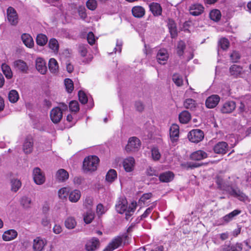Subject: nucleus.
<instances>
[{
    "instance_id": "nucleus-33",
    "label": "nucleus",
    "mask_w": 251,
    "mask_h": 251,
    "mask_svg": "<svg viewBox=\"0 0 251 251\" xmlns=\"http://www.w3.org/2000/svg\"><path fill=\"white\" fill-rule=\"evenodd\" d=\"M2 71L7 79H10L13 76V73L10 67L6 63H2L1 66Z\"/></svg>"
},
{
    "instance_id": "nucleus-26",
    "label": "nucleus",
    "mask_w": 251,
    "mask_h": 251,
    "mask_svg": "<svg viewBox=\"0 0 251 251\" xmlns=\"http://www.w3.org/2000/svg\"><path fill=\"white\" fill-rule=\"evenodd\" d=\"M207 157V153L201 150L196 151L193 152L190 155V157L192 160L197 161L206 158Z\"/></svg>"
},
{
    "instance_id": "nucleus-7",
    "label": "nucleus",
    "mask_w": 251,
    "mask_h": 251,
    "mask_svg": "<svg viewBox=\"0 0 251 251\" xmlns=\"http://www.w3.org/2000/svg\"><path fill=\"white\" fill-rule=\"evenodd\" d=\"M34 182L37 185L43 184L45 182V176L39 168H35L33 171Z\"/></svg>"
},
{
    "instance_id": "nucleus-39",
    "label": "nucleus",
    "mask_w": 251,
    "mask_h": 251,
    "mask_svg": "<svg viewBox=\"0 0 251 251\" xmlns=\"http://www.w3.org/2000/svg\"><path fill=\"white\" fill-rule=\"evenodd\" d=\"M36 40L38 45L44 46L48 42V38L45 34H39L37 36Z\"/></svg>"
},
{
    "instance_id": "nucleus-57",
    "label": "nucleus",
    "mask_w": 251,
    "mask_h": 251,
    "mask_svg": "<svg viewBox=\"0 0 251 251\" xmlns=\"http://www.w3.org/2000/svg\"><path fill=\"white\" fill-rule=\"evenodd\" d=\"M95 37L94 34L92 32L88 33L87 35V41L90 45H93L95 42Z\"/></svg>"
},
{
    "instance_id": "nucleus-6",
    "label": "nucleus",
    "mask_w": 251,
    "mask_h": 251,
    "mask_svg": "<svg viewBox=\"0 0 251 251\" xmlns=\"http://www.w3.org/2000/svg\"><path fill=\"white\" fill-rule=\"evenodd\" d=\"M123 241V237L121 236L115 237L108 244L104 251H113L122 245Z\"/></svg>"
},
{
    "instance_id": "nucleus-35",
    "label": "nucleus",
    "mask_w": 251,
    "mask_h": 251,
    "mask_svg": "<svg viewBox=\"0 0 251 251\" xmlns=\"http://www.w3.org/2000/svg\"><path fill=\"white\" fill-rule=\"evenodd\" d=\"M49 68L52 73H56L59 69L58 64L54 58H50L49 61Z\"/></svg>"
},
{
    "instance_id": "nucleus-27",
    "label": "nucleus",
    "mask_w": 251,
    "mask_h": 251,
    "mask_svg": "<svg viewBox=\"0 0 251 251\" xmlns=\"http://www.w3.org/2000/svg\"><path fill=\"white\" fill-rule=\"evenodd\" d=\"M81 196V193L79 190H74L69 192V200L72 202H76L80 199Z\"/></svg>"
},
{
    "instance_id": "nucleus-61",
    "label": "nucleus",
    "mask_w": 251,
    "mask_h": 251,
    "mask_svg": "<svg viewBox=\"0 0 251 251\" xmlns=\"http://www.w3.org/2000/svg\"><path fill=\"white\" fill-rule=\"evenodd\" d=\"M122 42L121 40H117V43H116V47L115 48V52H119L120 53L122 50Z\"/></svg>"
},
{
    "instance_id": "nucleus-38",
    "label": "nucleus",
    "mask_w": 251,
    "mask_h": 251,
    "mask_svg": "<svg viewBox=\"0 0 251 251\" xmlns=\"http://www.w3.org/2000/svg\"><path fill=\"white\" fill-rule=\"evenodd\" d=\"M191 119L190 114L186 111H182L179 115V120L182 124L187 123Z\"/></svg>"
},
{
    "instance_id": "nucleus-48",
    "label": "nucleus",
    "mask_w": 251,
    "mask_h": 251,
    "mask_svg": "<svg viewBox=\"0 0 251 251\" xmlns=\"http://www.w3.org/2000/svg\"><path fill=\"white\" fill-rule=\"evenodd\" d=\"M70 110L72 112H77L79 110L78 102L76 100H72L69 103Z\"/></svg>"
},
{
    "instance_id": "nucleus-1",
    "label": "nucleus",
    "mask_w": 251,
    "mask_h": 251,
    "mask_svg": "<svg viewBox=\"0 0 251 251\" xmlns=\"http://www.w3.org/2000/svg\"><path fill=\"white\" fill-rule=\"evenodd\" d=\"M137 204L132 202L128 206L126 199H120L116 205V211L120 214L125 213L126 218L128 220L134 213Z\"/></svg>"
},
{
    "instance_id": "nucleus-56",
    "label": "nucleus",
    "mask_w": 251,
    "mask_h": 251,
    "mask_svg": "<svg viewBox=\"0 0 251 251\" xmlns=\"http://www.w3.org/2000/svg\"><path fill=\"white\" fill-rule=\"evenodd\" d=\"M78 12L80 18L85 19L87 17L85 8L83 6H80L78 9Z\"/></svg>"
},
{
    "instance_id": "nucleus-24",
    "label": "nucleus",
    "mask_w": 251,
    "mask_h": 251,
    "mask_svg": "<svg viewBox=\"0 0 251 251\" xmlns=\"http://www.w3.org/2000/svg\"><path fill=\"white\" fill-rule=\"evenodd\" d=\"M99 245V240L96 238H93L88 241L85 245V248L88 251H93L98 248Z\"/></svg>"
},
{
    "instance_id": "nucleus-21",
    "label": "nucleus",
    "mask_w": 251,
    "mask_h": 251,
    "mask_svg": "<svg viewBox=\"0 0 251 251\" xmlns=\"http://www.w3.org/2000/svg\"><path fill=\"white\" fill-rule=\"evenodd\" d=\"M18 235L17 232L14 229L5 231L2 234V239L5 241H9L15 239Z\"/></svg>"
},
{
    "instance_id": "nucleus-44",
    "label": "nucleus",
    "mask_w": 251,
    "mask_h": 251,
    "mask_svg": "<svg viewBox=\"0 0 251 251\" xmlns=\"http://www.w3.org/2000/svg\"><path fill=\"white\" fill-rule=\"evenodd\" d=\"M11 190L14 192H17L21 187V181L17 179H13L11 181Z\"/></svg>"
},
{
    "instance_id": "nucleus-49",
    "label": "nucleus",
    "mask_w": 251,
    "mask_h": 251,
    "mask_svg": "<svg viewBox=\"0 0 251 251\" xmlns=\"http://www.w3.org/2000/svg\"><path fill=\"white\" fill-rule=\"evenodd\" d=\"M173 80L177 86H180L183 84V79L182 77L177 74H175L173 75Z\"/></svg>"
},
{
    "instance_id": "nucleus-47",
    "label": "nucleus",
    "mask_w": 251,
    "mask_h": 251,
    "mask_svg": "<svg viewBox=\"0 0 251 251\" xmlns=\"http://www.w3.org/2000/svg\"><path fill=\"white\" fill-rule=\"evenodd\" d=\"M185 49V44L182 41H180L177 43L176 50L177 53L179 56H182L184 52V50Z\"/></svg>"
},
{
    "instance_id": "nucleus-55",
    "label": "nucleus",
    "mask_w": 251,
    "mask_h": 251,
    "mask_svg": "<svg viewBox=\"0 0 251 251\" xmlns=\"http://www.w3.org/2000/svg\"><path fill=\"white\" fill-rule=\"evenodd\" d=\"M230 57L233 62H237L240 58V54L238 51H233L230 54Z\"/></svg>"
},
{
    "instance_id": "nucleus-43",
    "label": "nucleus",
    "mask_w": 251,
    "mask_h": 251,
    "mask_svg": "<svg viewBox=\"0 0 251 251\" xmlns=\"http://www.w3.org/2000/svg\"><path fill=\"white\" fill-rule=\"evenodd\" d=\"M242 247L241 244H236L235 245L231 246H226L222 251H241Z\"/></svg>"
},
{
    "instance_id": "nucleus-28",
    "label": "nucleus",
    "mask_w": 251,
    "mask_h": 251,
    "mask_svg": "<svg viewBox=\"0 0 251 251\" xmlns=\"http://www.w3.org/2000/svg\"><path fill=\"white\" fill-rule=\"evenodd\" d=\"M174 174L170 171L166 172L159 175V178L161 182H169L174 178Z\"/></svg>"
},
{
    "instance_id": "nucleus-51",
    "label": "nucleus",
    "mask_w": 251,
    "mask_h": 251,
    "mask_svg": "<svg viewBox=\"0 0 251 251\" xmlns=\"http://www.w3.org/2000/svg\"><path fill=\"white\" fill-rule=\"evenodd\" d=\"M219 45L221 47V49L225 50L228 48L229 43L227 39L223 38L219 41Z\"/></svg>"
},
{
    "instance_id": "nucleus-29",
    "label": "nucleus",
    "mask_w": 251,
    "mask_h": 251,
    "mask_svg": "<svg viewBox=\"0 0 251 251\" xmlns=\"http://www.w3.org/2000/svg\"><path fill=\"white\" fill-rule=\"evenodd\" d=\"M150 8L154 16H160L162 13V8L158 3L152 2L151 3Z\"/></svg>"
},
{
    "instance_id": "nucleus-32",
    "label": "nucleus",
    "mask_w": 251,
    "mask_h": 251,
    "mask_svg": "<svg viewBox=\"0 0 251 251\" xmlns=\"http://www.w3.org/2000/svg\"><path fill=\"white\" fill-rule=\"evenodd\" d=\"M48 46L54 53H58L59 45L58 41L56 39L51 38L49 40Z\"/></svg>"
},
{
    "instance_id": "nucleus-52",
    "label": "nucleus",
    "mask_w": 251,
    "mask_h": 251,
    "mask_svg": "<svg viewBox=\"0 0 251 251\" xmlns=\"http://www.w3.org/2000/svg\"><path fill=\"white\" fill-rule=\"evenodd\" d=\"M151 156L152 158L154 161L158 160L161 157V154L159 150L156 148H153L151 150Z\"/></svg>"
},
{
    "instance_id": "nucleus-36",
    "label": "nucleus",
    "mask_w": 251,
    "mask_h": 251,
    "mask_svg": "<svg viewBox=\"0 0 251 251\" xmlns=\"http://www.w3.org/2000/svg\"><path fill=\"white\" fill-rule=\"evenodd\" d=\"M117 178V174L116 171L114 169H110L107 173L106 175L105 179L109 182H113Z\"/></svg>"
},
{
    "instance_id": "nucleus-2",
    "label": "nucleus",
    "mask_w": 251,
    "mask_h": 251,
    "mask_svg": "<svg viewBox=\"0 0 251 251\" xmlns=\"http://www.w3.org/2000/svg\"><path fill=\"white\" fill-rule=\"evenodd\" d=\"M99 158L95 155L85 157L83 162L82 169L85 173L93 172L97 169Z\"/></svg>"
},
{
    "instance_id": "nucleus-46",
    "label": "nucleus",
    "mask_w": 251,
    "mask_h": 251,
    "mask_svg": "<svg viewBox=\"0 0 251 251\" xmlns=\"http://www.w3.org/2000/svg\"><path fill=\"white\" fill-rule=\"evenodd\" d=\"M64 84L66 89L68 93H71L74 90V84L73 81L69 78L64 80Z\"/></svg>"
},
{
    "instance_id": "nucleus-18",
    "label": "nucleus",
    "mask_w": 251,
    "mask_h": 251,
    "mask_svg": "<svg viewBox=\"0 0 251 251\" xmlns=\"http://www.w3.org/2000/svg\"><path fill=\"white\" fill-rule=\"evenodd\" d=\"M169 54L168 51L165 49H160L159 50L157 55L156 58L159 63L165 64L168 60Z\"/></svg>"
},
{
    "instance_id": "nucleus-23",
    "label": "nucleus",
    "mask_w": 251,
    "mask_h": 251,
    "mask_svg": "<svg viewBox=\"0 0 251 251\" xmlns=\"http://www.w3.org/2000/svg\"><path fill=\"white\" fill-rule=\"evenodd\" d=\"M243 72V68L238 65H233L229 68L230 75L235 77H239Z\"/></svg>"
},
{
    "instance_id": "nucleus-20",
    "label": "nucleus",
    "mask_w": 251,
    "mask_h": 251,
    "mask_svg": "<svg viewBox=\"0 0 251 251\" xmlns=\"http://www.w3.org/2000/svg\"><path fill=\"white\" fill-rule=\"evenodd\" d=\"M235 107L236 104L233 101H228L223 105L221 110L223 113H230L235 109Z\"/></svg>"
},
{
    "instance_id": "nucleus-45",
    "label": "nucleus",
    "mask_w": 251,
    "mask_h": 251,
    "mask_svg": "<svg viewBox=\"0 0 251 251\" xmlns=\"http://www.w3.org/2000/svg\"><path fill=\"white\" fill-rule=\"evenodd\" d=\"M69 190L67 187H63L60 189L58 192V195L60 199H66L67 196H69Z\"/></svg>"
},
{
    "instance_id": "nucleus-10",
    "label": "nucleus",
    "mask_w": 251,
    "mask_h": 251,
    "mask_svg": "<svg viewBox=\"0 0 251 251\" xmlns=\"http://www.w3.org/2000/svg\"><path fill=\"white\" fill-rule=\"evenodd\" d=\"M230 195L244 202L250 201L249 199L242 191L238 189L231 188L229 191Z\"/></svg>"
},
{
    "instance_id": "nucleus-8",
    "label": "nucleus",
    "mask_w": 251,
    "mask_h": 251,
    "mask_svg": "<svg viewBox=\"0 0 251 251\" xmlns=\"http://www.w3.org/2000/svg\"><path fill=\"white\" fill-rule=\"evenodd\" d=\"M62 111L61 108L56 107L53 108L50 112V118L52 122L54 124H57L62 119Z\"/></svg>"
},
{
    "instance_id": "nucleus-54",
    "label": "nucleus",
    "mask_w": 251,
    "mask_h": 251,
    "mask_svg": "<svg viewBox=\"0 0 251 251\" xmlns=\"http://www.w3.org/2000/svg\"><path fill=\"white\" fill-rule=\"evenodd\" d=\"M86 6L90 10H94L97 6V2L96 0H88L86 2Z\"/></svg>"
},
{
    "instance_id": "nucleus-11",
    "label": "nucleus",
    "mask_w": 251,
    "mask_h": 251,
    "mask_svg": "<svg viewBox=\"0 0 251 251\" xmlns=\"http://www.w3.org/2000/svg\"><path fill=\"white\" fill-rule=\"evenodd\" d=\"M241 211L238 210H234L229 214L225 215L222 218L220 219L218 222V225H224L227 224L233 220L234 217L239 215Z\"/></svg>"
},
{
    "instance_id": "nucleus-30",
    "label": "nucleus",
    "mask_w": 251,
    "mask_h": 251,
    "mask_svg": "<svg viewBox=\"0 0 251 251\" xmlns=\"http://www.w3.org/2000/svg\"><path fill=\"white\" fill-rule=\"evenodd\" d=\"M33 141L32 138H27L23 145V151L25 153L31 152L33 149Z\"/></svg>"
},
{
    "instance_id": "nucleus-34",
    "label": "nucleus",
    "mask_w": 251,
    "mask_h": 251,
    "mask_svg": "<svg viewBox=\"0 0 251 251\" xmlns=\"http://www.w3.org/2000/svg\"><path fill=\"white\" fill-rule=\"evenodd\" d=\"M20 204L25 209L30 208L32 204L31 199L27 196H23L20 200Z\"/></svg>"
},
{
    "instance_id": "nucleus-62",
    "label": "nucleus",
    "mask_w": 251,
    "mask_h": 251,
    "mask_svg": "<svg viewBox=\"0 0 251 251\" xmlns=\"http://www.w3.org/2000/svg\"><path fill=\"white\" fill-rule=\"evenodd\" d=\"M79 51L82 56H85L87 53V48L85 46H80L79 48Z\"/></svg>"
},
{
    "instance_id": "nucleus-3",
    "label": "nucleus",
    "mask_w": 251,
    "mask_h": 251,
    "mask_svg": "<svg viewBox=\"0 0 251 251\" xmlns=\"http://www.w3.org/2000/svg\"><path fill=\"white\" fill-rule=\"evenodd\" d=\"M141 145V141L138 138L131 137L128 140L127 144L125 147V151L127 153L136 152L140 149Z\"/></svg>"
},
{
    "instance_id": "nucleus-22",
    "label": "nucleus",
    "mask_w": 251,
    "mask_h": 251,
    "mask_svg": "<svg viewBox=\"0 0 251 251\" xmlns=\"http://www.w3.org/2000/svg\"><path fill=\"white\" fill-rule=\"evenodd\" d=\"M55 178L59 182H64L68 179L69 174L65 170L60 169L57 171Z\"/></svg>"
},
{
    "instance_id": "nucleus-37",
    "label": "nucleus",
    "mask_w": 251,
    "mask_h": 251,
    "mask_svg": "<svg viewBox=\"0 0 251 251\" xmlns=\"http://www.w3.org/2000/svg\"><path fill=\"white\" fill-rule=\"evenodd\" d=\"M64 224L65 226L67 228L72 229H74L76 225V222L74 217H68L65 220Z\"/></svg>"
},
{
    "instance_id": "nucleus-64",
    "label": "nucleus",
    "mask_w": 251,
    "mask_h": 251,
    "mask_svg": "<svg viewBox=\"0 0 251 251\" xmlns=\"http://www.w3.org/2000/svg\"><path fill=\"white\" fill-rule=\"evenodd\" d=\"M62 230V227L59 225H55L53 228V231L55 234L60 233Z\"/></svg>"
},
{
    "instance_id": "nucleus-17",
    "label": "nucleus",
    "mask_w": 251,
    "mask_h": 251,
    "mask_svg": "<svg viewBox=\"0 0 251 251\" xmlns=\"http://www.w3.org/2000/svg\"><path fill=\"white\" fill-rule=\"evenodd\" d=\"M46 244V240L40 237H37L33 240V250L34 251H42Z\"/></svg>"
},
{
    "instance_id": "nucleus-58",
    "label": "nucleus",
    "mask_w": 251,
    "mask_h": 251,
    "mask_svg": "<svg viewBox=\"0 0 251 251\" xmlns=\"http://www.w3.org/2000/svg\"><path fill=\"white\" fill-rule=\"evenodd\" d=\"M106 211L105 209L101 204H99L97 206V213L99 215H101Z\"/></svg>"
},
{
    "instance_id": "nucleus-50",
    "label": "nucleus",
    "mask_w": 251,
    "mask_h": 251,
    "mask_svg": "<svg viewBox=\"0 0 251 251\" xmlns=\"http://www.w3.org/2000/svg\"><path fill=\"white\" fill-rule=\"evenodd\" d=\"M94 218V214L88 211L84 216V221L86 224L90 223Z\"/></svg>"
},
{
    "instance_id": "nucleus-19",
    "label": "nucleus",
    "mask_w": 251,
    "mask_h": 251,
    "mask_svg": "<svg viewBox=\"0 0 251 251\" xmlns=\"http://www.w3.org/2000/svg\"><path fill=\"white\" fill-rule=\"evenodd\" d=\"M170 136L173 142H176L179 137V126L176 124H173L170 128Z\"/></svg>"
},
{
    "instance_id": "nucleus-53",
    "label": "nucleus",
    "mask_w": 251,
    "mask_h": 251,
    "mask_svg": "<svg viewBox=\"0 0 251 251\" xmlns=\"http://www.w3.org/2000/svg\"><path fill=\"white\" fill-rule=\"evenodd\" d=\"M78 98L80 102L82 104L86 103L88 101V98L85 93L82 91H79L78 93Z\"/></svg>"
},
{
    "instance_id": "nucleus-4",
    "label": "nucleus",
    "mask_w": 251,
    "mask_h": 251,
    "mask_svg": "<svg viewBox=\"0 0 251 251\" xmlns=\"http://www.w3.org/2000/svg\"><path fill=\"white\" fill-rule=\"evenodd\" d=\"M204 137L203 132L199 129L192 130L188 135L190 141L193 143H198L201 141Z\"/></svg>"
},
{
    "instance_id": "nucleus-25",
    "label": "nucleus",
    "mask_w": 251,
    "mask_h": 251,
    "mask_svg": "<svg viewBox=\"0 0 251 251\" xmlns=\"http://www.w3.org/2000/svg\"><path fill=\"white\" fill-rule=\"evenodd\" d=\"M22 40L25 46L28 48H31L34 46V41L32 37L27 33H24L22 35Z\"/></svg>"
},
{
    "instance_id": "nucleus-15",
    "label": "nucleus",
    "mask_w": 251,
    "mask_h": 251,
    "mask_svg": "<svg viewBox=\"0 0 251 251\" xmlns=\"http://www.w3.org/2000/svg\"><path fill=\"white\" fill-rule=\"evenodd\" d=\"M204 7L203 5L199 3L192 4L189 8L190 13L195 16H197L203 13Z\"/></svg>"
},
{
    "instance_id": "nucleus-63",
    "label": "nucleus",
    "mask_w": 251,
    "mask_h": 251,
    "mask_svg": "<svg viewBox=\"0 0 251 251\" xmlns=\"http://www.w3.org/2000/svg\"><path fill=\"white\" fill-rule=\"evenodd\" d=\"M84 205L88 208H89L93 204V200L90 197H87L84 201Z\"/></svg>"
},
{
    "instance_id": "nucleus-41",
    "label": "nucleus",
    "mask_w": 251,
    "mask_h": 251,
    "mask_svg": "<svg viewBox=\"0 0 251 251\" xmlns=\"http://www.w3.org/2000/svg\"><path fill=\"white\" fill-rule=\"evenodd\" d=\"M210 19L214 21H218L221 17V12L218 9H213L209 14Z\"/></svg>"
},
{
    "instance_id": "nucleus-42",
    "label": "nucleus",
    "mask_w": 251,
    "mask_h": 251,
    "mask_svg": "<svg viewBox=\"0 0 251 251\" xmlns=\"http://www.w3.org/2000/svg\"><path fill=\"white\" fill-rule=\"evenodd\" d=\"M184 106L187 109L193 110L196 106L195 100L192 99H188L184 102Z\"/></svg>"
},
{
    "instance_id": "nucleus-60",
    "label": "nucleus",
    "mask_w": 251,
    "mask_h": 251,
    "mask_svg": "<svg viewBox=\"0 0 251 251\" xmlns=\"http://www.w3.org/2000/svg\"><path fill=\"white\" fill-rule=\"evenodd\" d=\"M152 196V194L151 193H146L143 195L140 199V201L145 203L146 201L150 199Z\"/></svg>"
},
{
    "instance_id": "nucleus-12",
    "label": "nucleus",
    "mask_w": 251,
    "mask_h": 251,
    "mask_svg": "<svg viewBox=\"0 0 251 251\" xmlns=\"http://www.w3.org/2000/svg\"><path fill=\"white\" fill-rule=\"evenodd\" d=\"M13 66L15 69L23 73H26L28 69L26 62L21 59L15 60L13 62Z\"/></svg>"
},
{
    "instance_id": "nucleus-31",
    "label": "nucleus",
    "mask_w": 251,
    "mask_h": 251,
    "mask_svg": "<svg viewBox=\"0 0 251 251\" xmlns=\"http://www.w3.org/2000/svg\"><path fill=\"white\" fill-rule=\"evenodd\" d=\"M133 15L136 18H142L145 14V9L141 6H136L132 8Z\"/></svg>"
},
{
    "instance_id": "nucleus-9",
    "label": "nucleus",
    "mask_w": 251,
    "mask_h": 251,
    "mask_svg": "<svg viewBox=\"0 0 251 251\" xmlns=\"http://www.w3.org/2000/svg\"><path fill=\"white\" fill-rule=\"evenodd\" d=\"M228 150V144L224 141L219 142L213 147V151L215 153L219 154H225Z\"/></svg>"
},
{
    "instance_id": "nucleus-59",
    "label": "nucleus",
    "mask_w": 251,
    "mask_h": 251,
    "mask_svg": "<svg viewBox=\"0 0 251 251\" xmlns=\"http://www.w3.org/2000/svg\"><path fill=\"white\" fill-rule=\"evenodd\" d=\"M41 224L44 226H48L50 224V218L47 215L43 217L41 220Z\"/></svg>"
},
{
    "instance_id": "nucleus-16",
    "label": "nucleus",
    "mask_w": 251,
    "mask_h": 251,
    "mask_svg": "<svg viewBox=\"0 0 251 251\" xmlns=\"http://www.w3.org/2000/svg\"><path fill=\"white\" fill-rule=\"evenodd\" d=\"M36 68L42 75H45L47 71L45 61L42 58H37L36 60Z\"/></svg>"
},
{
    "instance_id": "nucleus-14",
    "label": "nucleus",
    "mask_w": 251,
    "mask_h": 251,
    "mask_svg": "<svg viewBox=\"0 0 251 251\" xmlns=\"http://www.w3.org/2000/svg\"><path fill=\"white\" fill-rule=\"evenodd\" d=\"M123 165L126 172H131L134 170L135 160L132 157H127L124 160Z\"/></svg>"
},
{
    "instance_id": "nucleus-13",
    "label": "nucleus",
    "mask_w": 251,
    "mask_h": 251,
    "mask_svg": "<svg viewBox=\"0 0 251 251\" xmlns=\"http://www.w3.org/2000/svg\"><path fill=\"white\" fill-rule=\"evenodd\" d=\"M220 97L217 95H212L208 97L205 101L206 106L208 108H213L218 104Z\"/></svg>"
},
{
    "instance_id": "nucleus-5",
    "label": "nucleus",
    "mask_w": 251,
    "mask_h": 251,
    "mask_svg": "<svg viewBox=\"0 0 251 251\" xmlns=\"http://www.w3.org/2000/svg\"><path fill=\"white\" fill-rule=\"evenodd\" d=\"M6 13L8 22L12 25H16L19 21L18 16L16 10L12 7H9L7 9Z\"/></svg>"
},
{
    "instance_id": "nucleus-40",
    "label": "nucleus",
    "mask_w": 251,
    "mask_h": 251,
    "mask_svg": "<svg viewBox=\"0 0 251 251\" xmlns=\"http://www.w3.org/2000/svg\"><path fill=\"white\" fill-rule=\"evenodd\" d=\"M19 99L18 92L15 90H11L8 94V99L12 103H15Z\"/></svg>"
}]
</instances>
